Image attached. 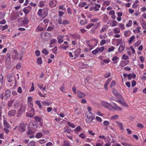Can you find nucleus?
Returning <instances> with one entry per match:
<instances>
[{
  "label": "nucleus",
  "mask_w": 146,
  "mask_h": 146,
  "mask_svg": "<svg viewBox=\"0 0 146 146\" xmlns=\"http://www.w3.org/2000/svg\"><path fill=\"white\" fill-rule=\"evenodd\" d=\"M87 118L86 119V121L88 123H90L92 122L95 117V116L91 112H88L87 113Z\"/></svg>",
  "instance_id": "obj_1"
},
{
  "label": "nucleus",
  "mask_w": 146,
  "mask_h": 146,
  "mask_svg": "<svg viewBox=\"0 0 146 146\" xmlns=\"http://www.w3.org/2000/svg\"><path fill=\"white\" fill-rule=\"evenodd\" d=\"M11 57L10 54H7L6 58L5 64L7 68H9L11 66Z\"/></svg>",
  "instance_id": "obj_2"
},
{
  "label": "nucleus",
  "mask_w": 146,
  "mask_h": 146,
  "mask_svg": "<svg viewBox=\"0 0 146 146\" xmlns=\"http://www.w3.org/2000/svg\"><path fill=\"white\" fill-rule=\"evenodd\" d=\"M35 114V110L33 108H31V111L26 113V116L29 117H31Z\"/></svg>",
  "instance_id": "obj_3"
},
{
  "label": "nucleus",
  "mask_w": 146,
  "mask_h": 146,
  "mask_svg": "<svg viewBox=\"0 0 146 146\" xmlns=\"http://www.w3.org/2000/svg\"><path fill=\"white\" fill-rule=\"evenodd\" d=\"M102 105L106 108H109L111 105L106 101H102L101 102Z\"/></svg>",
  "instance_id": "obj_4"
},
{
  "label": "nucleus",
  "mask_w": 146,
  "mask_h": 146,
  "mask_svg": "<svg viewBox=\"0 0 146 146\" xmlns=\"http://www.w3.org/2000/svg\"><path fill=\"white\" fill-rule=\"evenodd\" d=\"M57 3V1L56 0H52L49 1V4L50 7H54L56 6Z\"/></svg>",
  "instance_id": "obj_5"
},
{
  "label": "nucleus",
  "mask_w": 146,
  "mask_h": 146,
  "mask_svg": "<svg viewBox=\"0 0 146 146\" xmlns=\"http://www.w3.org/2000/svg\"><path fill=\"white\" fill-rule=\"evenodd\" d=\"M125 47V44L124 42H122L121 44H120V46H119V48L118 51L119 52L121 53V52L122 51H123Z\"/></svg>",
  "instance_id": "obj_6"
},
{
  "label": "nucleus",
  "mask_w": 146,
  "mask_h": 146,
  "mask_svg": "<svg viewBox=\"0 0 146 146\" xmlns=\"http://www.w3.org/2000/svg\"><path fill=\"white\" fill-rule=\"evenodd\" d=\"M31 10V7L28 6L27 7L24 8L23 11L25 14H27L30 12Z\"/></svg>",
  "instance_id": "obj_7"
},
{
  "label": "nucleus",
  "mask_w": 146,
  "mask_h": 146,
  "mask_svg": "<svg viewBox=\"0 0 146 146\" xmlns=\"http://www.w3.org/2000/svg\"><path fill=\"white\" fill-rule=\"evenodd\" d=\"M113 106H111L113 109L118 110H120L121 109L120 107H118L115 103H113Z\"/></svg>",
  "instance_id": "obj_8"
},
{
  "label": "nucleus",
  "mask_w": 146,
  "mask_h": 146,
  "mask_svg": "<svg viewBox=\"0 0 146 146\" xmlns=\"http://www.w3.org/2000/svg\"><path fill=\"white\" fill-rule=\"evenodd\" d=\"M77 95L78 97L79 98H81L85 97V94L82 93L80 91H78L77 92Z\"/></svg>",
  "instance_id": "obj_9"
},
{
  "label": "nucleus",
  "mask_w": 146,
  "mask_h": 146,
  "mask_svg": "<svg viewBox=\"0 0 146 146\" xmlns=\"http://www.w3.org/2000/svg\"><path fill=\"white\" fill-rule=\"evenodd\" d=\"M16 113V111L15 110H12L9 111L8 115L10 116H14Z\"/></svg>",
  "instance_id": "obj_10"
},
{
  "label": "nucleus",
  "mask_w": 146,
  "mask_h": 146,
  "mask_svg": "<svg viewBox=\"0 0 146 146\" xmlns=\"http://www.w3.org/2000/svg\"><path fill=\"white\" fill-rule=\"evenodd\" d=\"M129 61L128 60L122 61L120 64L119 66L120 67H123L129 63Z\"/></svg>",
  "instance_id": "obj_11"
},
{
  "label": "nucleus",
  "mask_w": 146,
  "mask_h": 146,
  "mask_svg": "<svg viewBox=\"0 0 146 146\" xmlns=\"http://www.w3.org/2000/svg\"><path fill=\"white\" fill-rule=\"evenodd\" d=\"M116 123L118 127H119L121 130L123 129V125L121 122L118 121H116Z\"/></svg>",
  "instance_id": "obj_12"
},
{
  "label": "nucleus",
  "mask_w": 146,
  "mask_h": 146,
  "mask_svg": "<svg viewBox=\"0 0 146 146\" xmlns=\"http://www.w3.org/2000/svg\"><path fill=\"white\" fill-rule=\"evenodd\" d=\"M64 36L62 35H60L58 37L57 39L58 43H61L63 41V40H62V39L64 38Z\"/></svg>",
  "instance_id": "obj_13"
},
{
  "label": "nucleus",
  "mask_w": 146,
  "mask_h": 146,
  "mask_svg": "<svg viewBox=\"0 0 146 146\" xmlns=\"http://www.w3.org/2000/svg\"><path fill=\"white\" fill-rule=\"evenodd\" d=\"M18 21L19 23H21L22 25H25L28 23L29 22V21L26 18L24 19L22 21L21 19H19Z\"/></svg>",
  "instance_id": "obj_14"
},
{
  "label": "nucleus",
  "mask_w": 146,
  "mask_h": 146,
  "mask_svg": "<svg viewBox=\"0 0 146 146\" xmlns=\"http://www.w3.org/2000/svg\"><path fill=\"white\" fill-rule=\"evenodd\" d=\"M11 95V93L9 90H7L5 91L4 96L7 98L9 97Z\"/></svg>",
  "instance_id": "obj_15"
},
{
  "label": "nucleus",
  "mask_w": 146,
  "mask_h": 146,
  "mask_svg": "<svg viewBox=\"0 0 146 146\" xmlns=\"http://www.w3.org/2000/svg\"><path fill=\"white\" fill-rule=\"evenodd\" d=\"M128 79L130 80L132 78H135L136 77V75L134 73L130 74L128 75Z\"/></svg>",
  "instance_id": "obj_16"
},
{
  "label": "nucleus",
  "mask_w": 146,
  "mask_h": 146,
  "mask_svg": "<svg viewBox=\"0 0 146 146\" xmlns=\"http://www.w3.org/2000/svg\"><path fill=\"white\" fill-rule=\"evenodd\" d=\"M26 108V105L23 104H21L19 109L21 110V111H22L23 112H24L25 111Z\"/></svg>",
  "instance_id": "obj_17"
},
{
  "label": "nucleus",
  "mask_w": 146,
  "mask_h": 146,
  "mask_svg": "<svg viewBox=\"0 0 146 146\" xmlns=\"http://www.w3.org/2000/svg\"><path fill=\"white\" fill-rule=\"evenodd\" d=\"M95 6L94 7V10L95 11H98L99 10V9L100 7V5L97 3H95Z\"/></svg>",
  "instance_id": "obj_18"
},
{
  "label": "nucleus",
  "mask_w": 146,
  "mask_h": 146,
  "mask_svg": "<svg viewBox=\"0 0 146 146\" xmlns=\"http://www.w3.org/2000/svg\"><path fill=\"white\" fill-rule=\"evenodd\" d=\"M19 105V102L18 101H16L14 104V108L16 109L18 108Z\"/></svg>",
  "instance_id": "obj_19"
},
{
  "label": "nucleus",
  "mask_w": 146,
  "mask_h": 146,
  "mask_svg": "<svg viewBox=\"0 0 146 146\" xmlns=\"http://www.w3.org/2000/svg\"><path fill=\"white\" fill-rule=\"evenodd\" d=\"M141 25L142 26V27L143 28V29H146V23L143 21V20H142L141 22Z\"/></svg>",
  "instance_id": "obj_20"
},
{
  "label": "nucleus",
  "mask_w": 146,
  "mask_h": 146,
  "mask_svg": "<svg viewBox=\"0 0 146 146\" xmlns=\"http://www.w3.org/2000/svg\"><path fill=\"white\" fill-rule=\"evenodd\" d=\"M88 23V21L87 19H85V21H84L82 20H81L80 21V24L81 25H84Z\"/></svg>",
  "instance_id": "obj_21"
},
{
  "label": "nucleus",
  "mask_w": 146,
  "mask_h": 146,
  "mask_svg": "<svg viewBox=\"0 0 146 146\" xmlns=\"http://www.w3.org/2000/svg\"><path fill=\"white\" fill-rule=\"evenodd\" d=\"M22 111H21L19 109L18 110L17 112V117H20L22 114L23 113Z\"/></svg>",
  "instance_id": "obj_22"
},
{
  "label": "nucleus",
  "mask_w": 146,
  "mask_h": 146,
  "mask_svg": "<svg viewBox=\"0 0 146 146\" xmlns=\"http://www.w3.org/2000/svg\"><path fill=\"white\" fill-rule=\"evenodd\" d=\"M43 10L41 9H40L38 11V14L40 16H43Z\"/></svg>",
  "instance_id": "obj_23"
},
{
  "label": "nucleus",
  "mask_w": 146,
  "mask_h": 146,
  "mask_svg": "<svg viewBox=\"0 0 146 146\" xmlns=\"http://www.w3.org/2000/svg\"><path fill=\"white\" fill-rule=\"evenodd\" d=\"M3 124L5 127V128H9V123L7 122L5 120H4L3 121Z\"/></svg>",
  "instance_id": "obj_24"
},
{
  "label": "nucleus",
  "mask_w": 146,
  "mask_h": 146,
  "mask_svg": "<svg viewBox=\"0 0 146 146\" xmlns=\"http://www.w3.org/2000/svg\"><path fill=\"white\" fill-rule=\"evenodd\" d=\"M86 3L85 2H80L78 4V6L79 7H83L86 5Z\"/></svg>",
  "instance_id": "obj_25"
},
{
  "label": "nucleus",
  "mask_w": 146,
  "mask_h": 146,
  "mask_svg": "<svg viewBox=\"0 0 146 146\" xmlns=\"http://www.w3.org/2000/svg\"><path fill=\"white\" fill-rule=\"evenodd\" d=\"M119 59V58L116 56L114 57L112 59V61L114 63L116 64L117 63V60Z\"/></svg>",
  "instance_id": "obj_26"
},
{
  "label": "nucleus",
  "mask_w": 146,
  "mask_h": 146,
  "mask_svg": "<svg viewBox=\"0 0 146 146\" xmlns=\"http://www.w3.org/2000/svg\"><path fill=\"white\" fill-rule=\"evenodd\" d=\"M62 24L65 25H68L70 24V22L68 20L65 19L63 20L62 21Z\"/></svg>",
  "instance_id": "obj_27"
},
{
  "label": "nucleus",
  "mask_w": 146,
  "mask_h": 146,
  "mask_svg": "<svg viewBox=\"0 0 146 146\" xmlns=\"http://www.w3.org/2000/svg\"><path fill=\"white\" fill-rule=\"evenodd\" d=\"M15 101L14 99H12L8 103V106L9 107H11L12 106V104Z\"/></svg>",
  "instance_id": "obj_28"
},
{
  "label": "nucleus",
  "mask_w": 146,
  "mask_h": 146,
  "mask_svg": "<svg viewBox=\"0 0 146 146\" xmlns=\"http://www.w3.org/2000/svg\"><path fill=\"white\" fill-rule=\"evenodd\" d=\"M112 92L113 94L116 96H118L119 95V94L117 92V90L114 88L113 89Z\"/></svg>",
  "instance_id": "obj_29"
},
{
  "label": "nucleus",
  "mask_w": 146,
  "mask_h": 146,
  "mask_svg": "<svg viewBox=\"0 0 146 146\" xmlns=\"http://www.w3.org/2000/svg\"><path fill=\"white\" fill-rule=\"evenodd\" d=\"M98 51H100V52H102L104 49V46H102L100 48L97 47V48Z\"/></svg>",
  "instance_id": "obj_30"
},
{
  "label": "nucleus",
  "mask_w": 146,
  "mask_h": 146,
  "mask_svg": "<svg viewBox=\"0 0 146 146\" xmlns=\"http://www.w3.org/2000/svg\"><path fill=\"white\" fill-rule=\"evenodd\" d=\"M35 141H33L30 142L28 144V145L29 146H35Z\"/></svg>",
  "instance_id": "obj_31"
},
{
  "label": "nucleus",
  "mask_w": 146,
  "mask_h": 146,
  "mask_svg": "<svg viewBox=\"0 0 146 146\" xmlns=\"http://www.w3.org/2000/svg\"><path fill=\"white\" fill-rule=\"evenodd\" d=\"M124 35L126 37H127L130 36V33L129 31H125L124 33Z\"/></svg>",
  "instance_id": "obj_32"
},
{
  "label": "nucleus",
  "mask_w": 146,
  "mask_h": 146,
  "mask_svg": "<svg viewBox=\"0 0 146 146\" xmlns=\"http://www.w3.org/2000/svg\"><path fill=\"white\" fill-rule=\"evenodd\" d=\"M135 38V36L134 35L131 37L130 38V39L128 40L129 42V43H131L132 42L133 40Z\"/></svg>",
  "instance_id": "obj_33"
},
{
  "label": "nucleus",
  "mask_w": 146,
  "mask_h": 146,
  "mask_svg": "<svg viewBox=\"0 0 146 146\" xmlns=\"http://www.w3.org/2000/svg\"><path fill=\"white\" fill-rule=\"evenodd\" d=\"M37 63L38 64H40L42 63V60L41 58H38L37 60Z\"/></svg>",
  "instance_id": "obj_34"
},
{
  "label": "nucleus",
  "mask_w": 146,
  "mask_h": 146,
  "mask_svg": "<svg viewBox=\"0 0 146 146\" xmlns=\"http://www.w3.org/2000/svg\"><path fill=\"white\" fill-rule=\"evenodd\" d=\"M69 47V46L68 45H67L66 46H65L64 44L61 45L60 47L61 48L64 49L65 50H66L67 48H68Z\"/></svg>",
  "instance_id": "obj_35"
},
{
  "label": "nucleus",
  "mask_w": 146,
  "mask_h": 146,
  "mask_svg": "<svg viewBox=\"0 0 146 146\" xmlns=\"http://www.w3.org/2000/svg\"><path fill=\"white\" fill-rule=\"evenodd\" d=\"M94 25V23H90L88 24L87 26H86V28L87 29H90Z\"/></svg>",
  "instance_id": "obj_36"
},
{
  "label": "nucleus",
  "mask_w": 146,
  "mask_h": 146,
  "mask_svg": "<svg viewBox=\"0 0 146 146\" xmlns=\"http://www.w3.org/2000/svg\"><path fill=\"white\" fill-rule=\"evenodd\" d=\"M98 52V50L97 49V48H96V49H95V50H93L92 51V54H93V55H96L97 53Z\"/></svg>",
  "instance_id": "obj_37"
},
{
  "label": "nucleus",
  "mask_w": 146,
  "mask_h": 146,
  "mask_svg": "<svg viewBox=\"0 0 146 146\" xmlns=\"http://www.w3.org/2000/svg\"><path fill=\"white\" fill-rule=\"evenodd\" d=\"M42 53L45 54L46 55H47L48 54L49 52L45 48H44L42 51Z\"/></svg>",
  "instance_id": "obj_38"
},
{
  "label": "nucleus",
  "mask_w": 146,
  "mask_h": 146,
  "mask_svg": "<svg viewBox=\"0 0 146 146\" xmlns=\"http://www.w3.org/2000/svg\"><path fill=\"white\" fill-rule=\"evenodd\" d=\"M64 133L67 132L68 133H70V129H69L67 127L64 128Z\"/></svg>",
  "instance_id": "obj_39"
},
{
  "label": "nucleus",
  "mask_w": 146,
  "mask_h": 146,
  "mask_svg": "<svg viewBox=\"0 0 146 146\" xmlns=\"http://www.w3.org/2000/svg\"><path fill=\"white\" fill-rule=\"evenodd\" d=\"M114 33L115 34L119 33L120 32V30L119 29H117L116 28H115L113 29Z\"/></svg>",
  "instance_id": "obj_40"
},
{
  "label": "nucleus",
  "mask_w": 146,
  "mask_h": 146,
  "mask_svg": "<svg viewBox=\"0 0 146 146\" xmlns=\"http://www.w3.org/2000/svg\"><path fill=\"white\" fill-rule=\"evenodd\" d=\"M68 124V125L70 127H72V128H74L75 127V126L74 124L73 123H71L69 122H67Z\"/></svg>",
  "instance_id": "obj_41"
},
{
  "label": "nucleus",
  "mask_w": 146,
  "mask_h": 146,
  "mask_svg": "<svg viewBox=\"0 0 146 146\" xmlns=\"http://www.w3.org/2000/svg\"><path fill=\"white\" fill-rule=\"evenodd\" d=\"M42 134L41 133H37L36 135V137L37 138H40L42 136Z\"/></svg>",
  "instance_id": "obj_42"
},
{
  "label": "nucleus",
  "mask_w": 146,
  "mask_h": 146,
  "mask_svg": "<svg viewBox=\"0 0 146 146\" xmlns=\"http://www.w3.org/2000/svg\"><path fill=\"white\" fill-rule=\"evenodd\" d=\"M115 82L114 80H113L110 84V87L111 88L112 87L114 86L115 85Z\"/></svg>",
  "instance_id": "obj_43"
},
{
  "label": "nucleus",
  "mask_w": 146,
  "mask_h": 146,
  "mask_svg": "<svg viewBox=\"0 0 146 146\" xmlns=\"http://www.w3.org/2000/svg\"><path fill=\"white\" fill-rule=\"evenodd\" d=\"M110 1H105L103 3V5H104L108 6L109 5L110 3Z\"/></svg>",
  "instance_id": "obj_44"
},
{
  "label": "nucleus",
  "mask_w": 146,
  "mask_h": 146,
  "mask_svg": "<svg viewBox=\"0 0 146 146\" xmlns=\"http://www.w3.org/2000/svg\"><path fill=\"white\" fill-rule=\"evenodd\" d=\"M118 117V115H114L111 117V119L112 120H115L117 119Z\"/></svg>",
  "instance_id": "obj_45"
},
{
  "label": "nucleus",
  "mask_w": 146,
  "mask_h": 146,
  "mask_svg": "<svg viewBox=\"0 0 146 146\" xmlns=\"http://www.w3.org/2000/svg\"><path fill=\"white\" fill-rule=\"evenodd\" d=\"M132 25V21L130 20L129 21V23L127 24L126 26L127 27H130Z\"/></svg>",
  "instance_id": "obj_46"
},
{
  "label": "nucleus",
  "mask_w": 146,
  "mask_h": 146,
  "mask_svg": "<svg viewBox=\"0 0 146 146\" xmlns=\"http://www.w3.org/2000/svg\"><path fill=\"white\" fill-rule=\"evenodd\" d=\"M106 43V41L105 40H102L100 42V45L101 46L104 45Z\"/></svg>",
  "instance_id": "obj_47"
},
{
  "label": "nucleus",
  "mask_w": 146,
  "mask_h": 146,
  "mask_svg": "<svg viewBox=\"0 0 146 146\" xmlns=\"http://www.w3.org/2000/svg\"><path fill=\"white\" fill-rule=\"evenodd\" d=\"M57 21H58V23L59 24H62V18L61 17H59L58 18V19Z\"/></svg>",
  "instance_id": "obj_48"
},
{
  "label": "nucleus",
  "mask_w": 146,
  "mask_h": 146,
  "mask_svg": "<svg viewBox=\"0 0 146 146\" xmlns=\"http://www.w3.org/2000/svg\"><path fill=\"white\" fill-rule=\"evenodd\" d=\"M107 28L106 27H103L102 28L101 30H100V32L102 33L105 31H106Z\"/></svg>",
  "instance_id": "obj_49"
},
{
  "label": "nucleus",
  "mask_w": 146,
  "mask_h": 146,
  "mask_svg": "<svg viewBox=\"0 0 146 146\" xmlns=\"http://www.w3.org/2000/svg\"><path fill=\"white\" fill-rule=\"evenodd\" d=\"M43 104L45 106H48L50 105V104L48 102H42Z\"/></svg>",
  "instance_id": "obj_50"
},
{
  "label": "nucleus",
  "mask_w": 146,
  "mask_h": 146,
  "mask_svg": "<svg viewBox=\"0 0 146 146\" xmlns=\"http://www.w3.org/2000/svg\"><path fill=\"white\" fill-rule=\"evenodd\" d=\"M141 41L139 40L137 41L135 44V46H138L141 44Z\"/></svg>",
  "instance_id": "obj_51"
},
{
  "label": "nucleus",
  "mask_w": 146,
  "mask_h": 146,
  "mask_svg": "<svg viewBox=\"0 0 146 146\" xmlns=\"http://www.w3.org/2000/svg\"><path fill=\"white\" fill-rule=\"evenodd\" d=\"M41 36H42L43 35H44V36H49L50 35V34L46 32H43L41 33Z\"/></svg>",
  "instance_id": "obj_52"
},
{
  "label": "nucleus",
  "mask_w": 146,
  "mask_h": 146,
  "mask_svg": "<svg viewBox=\"0 0 146 146\" xmlns=\"http://www.w3.org/2000/svg\"><path fill=\"white\" fill-rule=\"evenodd\" d=\"M121 144L124 146H132L131 145L125 142H122Z\"/></svg>",
  "instance_id": "obj_53"
},
{
  "label": "nucleus",
  "mask_w": 146,
  "mask_h": 146,
  "mask_svg": "<svg viewBox=\"0 0 146 146\" xmlns=\"http://www.w3.org/2000/svg\"><path fill=\"white\" fill-rule=\"evenodd\" d=\"M57 50V48L56 46L54 47V48L52 50V52L54 54L56 53Z\"/></svg>",
  "instance_id": "obj_54"
},
{
  "label": "nucleus",
  "mask_w": 146,
  "mask_h": 146,
  "mask_svg": "<svg viewBox=\"0 0 146 146\" xmlns=\"http://www.w3.org/2000/svg\"><path fill=\"white\" fill-rule=\"evenodd\" d=\"M119 27L121 28V30H123L125 29V27L123 25L120 23L119 25Z\"/></svg>",
  "instance_id": "obj_55"
},
{
  "label": "nucleus",
  "mask_w": 146,
  "mask_h": 146,
  "mask_svg": "<svg viewBox=\"0 0 146 146\" xmlns=\"http://www.w3.org/2000/svg\"><path fill=\"white\" fill-rule=\"evenodd\" d=\"M96 119L97 121L99 122H101L102 121V119L101 118L99 117L96 116Z\"/></svg>",
  "instance_id": "obj_56"
},
{
  "label": "nucleus",
  "mask_w": 146,
  "mask_h": 146,
  "mask_svg": "<svg viewBox=\"0 0 146 146\" xmlns=\"http://www.w3.org/2000/svg\"><path fill=\"white\" fill-rule=\"evenodd\" d=\"M109 124V122L108 121H104L103 122V124L105 126H107Z\"/></svg>",
  "instance_id": "obj_57"
},
{
  "label": "nucleus",
  "mask_w": 146,
  "mask_h": 146,
  "mask_svg": "<svg viewBox=\"0 0 146 146\" xmlns=\"http://www.w3.org/2000/svg\"><path fill=\"white\" fill-rule=\"evenodd\" d=\"M112 27L115 26L117 25V22L115 21L114 20L112 22Z\"/></svg>",
  "instance_id": "obj_58"
},
{
  "label": "nucleus",
  "mask_w": 146,
  "mask_h": 146,
  "mask_svg": "<svg viewBox=\"0 0 146 146\" xmlns=\"http://www.w3.org/2000/svg\"><path fill=\"white\" fill-rule=\"evenodd\" d=\"M111 75V74L110 73L108 72L106 73L105 75L104 76L106 78H107L109 77Z\"/></svg>",
  "instance_id": "obj_59"
},
{
  "label": "nucleus",
  "mask_w": 146,
  "mask_h": 146,
  "mask_svg": "<svg viewBox=\"0 0 146 146\" xmlns=\"http://www.w3.org/2000/svg\"><path fill=\"white\" fill-rule=\"evenodd\" d=\"M59 9L62 10H65V8L64 7V5H60L59 7Z\"/></svg>",
  "instance_id": "obj_60"
},
{
  "label": "nucleus",
  "mask_w": 146,
  "mask_h": 146,
  "mask_svg": "<svg viewBox=\"0 0 146 146\" xmlns=\"http://www.w3.org/2000/svg\"><path fill=\"white\" fill-rule=\"evenodd\" d=\"M37 29L39 31H42L43 30V28L40 26H39L38 27H37Z\"/></svg>",
  "instance_id": "obj_61"
},
{
  "label": "nucleus",
  "mask_w": 146,
  "mask_h": 146,
  "mask_svg": "<svg viewBox=\"0 0 146 146\" xmlns=\"http://www.w3.org/2000/svg\"><path fill=\"white\" fill-rule=\"evenodd\" d=\"M39 142L41 144H43L46 142V141L44 139H42L39 141Z\"/></svg>",
  "instance_id": "obj_62"
},
{
  "label": "nucleus",
  "mask_w": 146,
  "mask_h": 146,
  "mask_svg": "<svg viewBox=\"0 0 146 146\" xmlns=\"http://www.w3.org/2000/svg\"><path fill=\"white\" fill-rule=\"evenodd\" d=\"M79 136L82 139H84L85 137V136L84 135L83 133H82L80 134L79 135Z\"/></svg>",
  "instance_id": "obj_63"
},
{
  "label": "nucleus",
  "mask_w": 146,
  "mask_h": 146,
  "mask_svg": "<svg viewBox=\"0 0 146 146\" xmlns=\"http://www.w3.org/2000/svg\"><path fill=\"white\" fill-rule=\"evenodd\" d=\"M69 143L68 142H64L63 143V146H70Z\"/></svg>",
  "instance_id": "obj_64"
}]
</instances>
